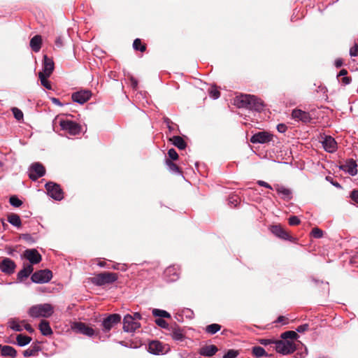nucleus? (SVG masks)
<instances>
[{
  "mask_svg": "<svg viewBox=\"0 0 358 358\" xmlns=\"http://www.w3.org/2000/svg\"><path fill=\"white\" fill-rule=\"evenodd\" d=\"M133 48L136 50H139L141 52H144L145 50V45H143L141 39L136 38L134 40L133 43Z\"/></svg>",
  "mask_w": 358,
  "mask_h": 358,
  "instance_id": "39",
  "label": "nucleus"
},
{
  "mask_svg": "<svg viewBox=\"0 0 358 358\" xmlns=\"http://www.w3.org/2000/svg\"><path fill=\"white\" fill-rule=\"evenodd\" d=\"M180 268L177 265H172L167 267L164 271V278L166 281L175 282L179 278Z\"/></svg>",
  "mask_w": 358,
  "mask_h": 358,
  "instance_id": "10",
  "label": "nucleus"
},
{
  "mask_svg": "<svg viewBox=\"0 0 358 358\" xmlns=\"http://www.w3.org/2000/svg\"><path fill=\"white\" fill-rule=\"evenodd\" d=\"M16 264L13 260L8 257L0 259V271L6 274L10 275L15 272Z\"/></svg>",
  "mask_w": 358,
  "mask_h": 358,
  "instance_id": "12",
  "label": "nucleus"
},
{
  "mask_svg": "<svg viewBox=\"0 0 358 358\" xmlns=\"http://www.w3.org/2000/svg\"><path fill=\"white\" fill-rule=\"evenodd\" d=\"M308 328H309V325L308 324H304L299 326L296 328V331L299 333H303V332H305L307 330H308Z\"/></svg>",
  "mask_w": 358,
  "mask_h": 358,
  "instance_id": "52",
  "label": "nucleus"
},
{
  "mask_svg": "<svg viewBox=\"0 0 358 358\" xmlns=\"http://www.w3.org/2000/svg\"><path fill=\"white\" fill-rule=\"evenodd\" d=\"M274 187L276 192L282 195L283 199H290L292 198V192L290 189L280 185H275Z\"/></svg>",
  "mask_w": 358,
  "mask_h": 358,
  "instance_id": "27",
  "label": "nucleus"
},
{
  "mask_svg": "<svg viewBox=\"0 0 358 358\" xmlns=\"http://www.w3.org/2000/svg\"><path fill=\"white\" fill-rule=\"evenodd\" d=\"M209 96L213 99H217L220 97V93L217 88L211 87L209 90Z\"/></svg>",
  "mask_w": 358,
  "mask_h": 358,
  "instance_id": "44",
  "label": "nucleus"
},
{
  "mask_svg": "<svg viewBox=\"0 0 358 358\" xmlns=\"http://www.w3.org/2000/svg\"><path fill=\"white\" fill-rule=\"evenodd\" d=\"M166 165L169 170L173 173H180L178 166L174 164L171 159H166Z\"/></svg>",
  "mask_w": 358,
  "mask_h": 358,
  "instance_id": "38",
  "label": "nucleus"
},
{
  "mask_svg": "<svg viewBox=\"0 0 358 358\" xmlns=\"http://www.w3.org/2000/svg\"><path fill=\"white\" fill-rule=\"evenodd\" d=\"M38 77L41 80V85L48 90H52V86L50 82L48 80V78L49 76L46 75H43L42 73H38Z\"/></svg>",
  "mask_w": 358,
  "mask_h": 358,
  "instance_id": "37",
  "label": "nucleus"
},
{
  "mask_svg": "<svg viewBox=\"0 0 358 358\" xmlns=\"http://www.w3.org/2000/svg\"><path fill=\"white\" fill-rule=\"evenodd\" d=\"M287 129V127L285 124H278L277 125V130L280 133H285Z\"/></svg>",
  "mask_w": 358,
  "mask_h": 358,
  "instance_id": "54",
  "label": "nucleus"
},
{
  "mask_svg": "<svg viewBox=\"0 0 358 358\" xmlns=\"http://www.w3.org/2000/svg\"><path fill=\"white\" fill-rule=\"evenodd\" d=\"M92 93L89 90H83L72 94L71 98L74 102L83 104L91 97Z\"/></svg>",
  "mask_w": 358,
  "mask_h": 358,
  "instance_id": "17",
  "label": "nucleus"
},
{
  "mask_svg": "<svg viewBox=\"0 0 358 358\" xmlns=\"http://www.w3.org/2000/svg\"><path fill=\"white\" fill-rule=\"evenodd\" d=\"M252 353L256 358H259L263 356H267V353L265 350L260 346H255L252 349Z\"/></svg>",
  "mask_w": 358,
  "mask_h": 358,
  "instance_id": "33",
  "label": "nucleus"
},
{
  "mask_svg": "<svg viewBox=\"0 0 358 358\" xmlns=\"http://www.w3.org/2000/svg\"><path fill=\"white\" fill-rule=\"evenodd\" d=\"M218 351V348L215 345H205L199 350V354L206 357H212Z\"/></svg>",
  "mask_w": 358,
  "mask_h": 358,
  "instance_id": "25",
  "label": "nucleus"
},
{
  "mask_svg": "<svg viewBox=\"0 0 358 358\" xmlns=\"http://www.w3.org/2000/svg\"><path fill=\"white\" fill-rule=\"evenodd\" d=\"M8 222L16 227H20L22 224L20 216L15 213H11L8 215Z\"/></svg>",
  "mask_w": 358,
  "mask_h": 358,
  "instance_id": "31",
  "label": "nucleus"
},
{
  "mask_svg": "<svg viewBox=\"0 0 358 358\" xmlns=\"http://www.w3.org/2000/svg\"><path fill=\"white\" fill-rule=\"evenodd\" d=\"M238 355V351L235 350H229L228 352L223 356V358H236Z\"/></svg>",
  "mask_w": 358,
  "mask_h": 358,
  "instance_id": "46",
  "label": "nucleus"
},
{
  "mask_svg": "<svg viewBox=\"0 0 358 358\" xmlns=\"http://www.w3.org/2000/svg\"><path fill=\"white\" fill-rule=\"evenodd\" d=\"M273 345L275 350L282 355L291 354L296 349V344L292 341H276L273 342Z\"/></svg>",
  "mask_w": 358,
  "mask_h": 358,
  "instance_id": "4",
  "label": "nucleus"
},
{
  "mask_svg": "<svg viewBox=\"0 0 358 358\" xmlns=\"http://www.w3.org/2000/svg\"><path fill=\"white\" fill-rule=\"evenodd\" d=\"M164 122L166 123V126L169 128L170 131L173 130V127L171 125L173 124V122H171V120L169 118L165 117L164 118Z\"/></svg>",
  "mask_w": 358,
  "mask_h": 358,
  "instance_id": "56",
  "label": "nucleus"
},
{
  "mask_svg": "<svg viewBox=\"0 0 358 358\" xmlns=\"http://www.w3.org/2000/svg\"><path fill=\"white\" fill-rule=\"evenodd\" d=\"M148 349L151 353L157 355L163 352L164 346L161 342L152 341L149 343Z\"/></svg>",
  "mask_w": 358,
  "mask_h": 358,
  "instance_id": "26",
  "label": "nucleus"
},
{
  "mask_svg": "<svg viewBox=\"0 0 358 358\" xmlns=\"http://www.w3.org/2000/svg\"><path fill=\"white\" fill-rule=\"evenodd\" d=\"M0 353L3 357H9L11 358H15L17 355L16 350L12 346L2 345H1Z\"/></svg>",
  "mask_w": 358,
  "mask_h": 358,
  "instance_id": "23",
  "label": "nucleus"
},
{
  "mask_svg": "<svg viewBox=\"0 0 358 358\" xmlns=\"http://www.w3.org/2000/svg\"><path fill=\"white\" fill-rule=\"evenodd\" d=\"M10 327L15 331H22V327L15 320H11L9 322Z\"/></svg>",
  "mask_w": 358,
  "mask_h": 358,
  "instance_id": "40",
  "label": "nucleus"
},
{
  "mask_svg": "<svg viewBox=\"0 0 358 358\" xmlns=\"http://www.w3.org/2000/svg\"><path fill=\"white\" fill-rule=\"evenodd\" d=\"M311 235L315 238H320L323 236V231L320 229L315 227L312 229Z\"/></svg>",
  "mask_w": 358,
  "mask_h": 358,
  "instance_id": "45",
  "label": "nucleus"
},
{
  "mask_svg": "<svg viewBox=\"0 0 358 358\" xmlns=\"http://www.w3.org/2000/svg\"><path fill=\"white\" fill-rule=\"evenodd\" d=\"M52 277V272L50 270H40L34 273L31 277L33 282L45 283L48 282Z\"/></svg>",
  "mask_w": 358,
  "mask_h": 358,
  "instance_id": "8",
  "label": "nucleus"
},
{
  "mask_svg": "<svg viewBox=\"0 0 358 358\" xmlns=\"http://www.w3.org/2000/svg\"><path fill=\"white\" fill-rule=\"evenodd\" d=\"M234 104L238 108H244L255 111H260L264 107L263 102L261 99L250 94H241L237 96L234 100Z\"/></svg>",
  "mask_w": 358,
  "mask_h": 358,
  "instance_id": "1",
  "label": "nucleus"
},
{
  "mask_svg": "<svg viewBox=\"0 0 358 358\" xmlns=\"http://www.w3.org/2000/svg\"><path fill=\"white\" fill-rule=\"evenodd\" d=\"M23 257L31 265L38 264L42 259L41 255L36 249H27L23 253Z\"/></svg>",
  "mask_w": 358,
  "mask_h": 358,
  "instance_id": "16",
  "label": "nucleus"
},
{
  "mask_svg": "<svg viewBox=\"0 0 358 358\" xmlns=\"http://www.w3.org/2000/svg\"><path fill=\"white\" fill-rule=\"evenodd\" d=\"M350 197L352 200L358 203V190H353L351 192Z\"/></svg>",
  "mask_w": 358,
  "mask_h": 358,
  "instance_id": "55",
  "label": "nucleus"
},
{
  "mask_svg": "<svg viewBox=\"0 0 358 358\" xmlns=\"http://www.w3.org/2000/svg\"><path fill=\"white\" fill-rule=\"evenodd\" d=\"M34 268L31 264L24 265L23 268L17 273V280L20 282L27 279L33 272Z\"/></svg>",
  "mask_w": 358,
  "mask_h": 358,
  "instance_id": "24",
  "label": "nucleus"
},
{
  "mask_svg": "<svg viewBox=\"0 0 358 358\" xmlns=\"http://www.w3.org/2000/svg\"><path fill=\"white\" fill-rule=\"evenodd\" d=\"M287 317H285V316L280 315L277 318L275 322H278V323L282 322V324H287Z\"/></svg>",
  "mask_w": 358,
  "mask_h": 358,
  "instance_id": "58",
  "label": "nucleus"
},
{
  "mask_svg": "<svg viewBox=\"0 0 358 358\" xmlns=\"http://www.w3.org/2000/svg\"><path fill=\"white\" fill-rule=\"evenodd\" d=\"M139 322L135 321V317L131 315H127L123 319V329L127 332H134L140 327Z\"/></svg>",
  "mask_w": 358,
  "mask_h": 358,
  "instance_id": "13",
  "label": "nucleus"
},
{
  "mask_svg": "<svg viewBox=\"0 0 358 358\" xmlns=\"http://www.w3.org/2000/svg\"><path fill=\"white\" fill-rule=\"evenodd\" d=\"M357 165L356 164V162L352 160V159H350L348 162H346V163L345 164H343L340 166V169L341 170H343V171L349 173L350 176H355L357 175Z\"/></svg>",
  "mask_w": 358,
  "mask_h": 358,
  "instance_id": "21",
  "label": "nucleus"
},
{
  "mask_svg": "<svg viewBox=\"0 0 358 358\" xmlns=\"http://www.w3.org/2000/svg\"><path fill=\"white\" fill-rule=\"evenodd\" d=\"M168 335L176 341H182L185 335L182 329H181L176 323L170 326L168 330Z\"/></svg>",
  "mask_w": 358,
  "mask_h": 358,
  "instance_id": "15",
  "label": "nucleus"
},
{
  "mask_svg": "<svg viewBox=\"0 0 358 358\" xmlns=\"http://www.w3.org/2000/svg\"><path fill=\"white\" fill-rule=\"evenodd\" d=\"M273 135L268 131H259L253 134L250 138L252 143H267L273 141Z\"/></svg>",
  "mask_w": 358,
  "mask_h": 358,
  "instance_id": "9",
  "label": "nucleus"
},
{
  "mask_svg": "<svg viewBox=\"0 0 358 358\" xmlns=\"http://www.w3.org/2000/svg\"><path fill=\"white\" fill-rule=\"evenodd\" d=\"M221 329V325L218 324H211L206 327V332L210 334H215L217 331H219Z\"/></svg>",
  "mask_w": 358,
  "mask_h": 358,
  "instance_id": "35",
  "label": "nucleus"
},
{
  "mask_svg": "<svg viewBox=\"0 0 358 358\" xmlns=\"http://www.w3.org/2000/svg\"><path fill=\"white\" fill-rule=\"evenodd\" d=\"M351 79L349 77L344 76L341 79V82L343 85H346L350 83Z\"/></svg>",
  "mask_w": 358,
  "mask_h": 358,
  "instance_id": "61",
  "label": "nucleus"
},
{
  "mask_svg": "<svg viewBox=\"0 0 358 358\" xmlns=\"http://www.w3.org/2000/svg\"><path fill=\"white\" fill-rule=\"evenodd\" d=\"M39 329L43 336H50L52 334V329L50 326V323L45 320L41 321L38 325Z\"/></svg>",
  "mask_w": 358,
  "mask_h": 358,
  "instance_id": "28",
  "label": "nucleus"
},
{
  "mask_svg": "<svg viewBox=\"0 0 358 358\" xmlns=\"http://www.w3.org/2000/svg\"><path fill=\"white\" fill-rule=\"evenodd\" d=\"M16 340L17 345L24 346L31 342V338L26 335L18 334L16 337Z\"/></svg>",
  "mask_w": 358,
  "mask_h": 358,
  "instance_id": "32",
  "label": "nucleus"
},
{
  "mask_svg": "<svg viewBox=\"0 0 358 358\" xmlns=\"http://www.w3.org/2000/svg\"><path fill=\"white\" fill-rule=\"evenodd\" d=\"M53 313V308L50 304L44 303L30 308L29 314L33 317H48Z\"/></svg>",
  "mask_w": 358,
  "mask_h": 358,
  "instance_id": "3",
  "label": "nucleus"
},
{
  "mask_svg": "<svg viewBox=\"0 0 358 358\" xmlns=\"http://www.w3.org/2000/svg\"><path fill=\"white\" fill-rule=\"evenodd\" d=\"M292 117L296 121H301L304 123L310 122L311 117L309 113L301 109H294L292 113Z\"/></svg>",
  "mask_w": 358,
  "mask_h": 358,
  "instance_id": "18",
  "label": "nucleus"
},
{
  "mask_svg": "<svg viewBox=\"0 0 358 358\" xmlns=\"http://www.w3.org/2000/svg\"><path fill=\"white\" fill-rule=\"evenodd\" d=\"M121 320V316L119 314H111L103 320L102 326L104 331H109L115 324H117Z\"/></svg>",
  "mask_w": 358,
  "mask_h": 358,
  "instance_id": "14",
  "label": "nucleus"
},
{
  "mask_svg": "<svg viewBox=\"0 0 358 358\" xmlns=\"http://www.w3.org/2000/svg\"><path fill=\"white\" fill-rule=\"evenodd\" d=\"M118 279V274L111 272H102L90 278L91 282L98 286L110 285Z\"/></svg>",
  "mask_w": 358,
  "mask_h": 358,
  "instance_id": "2",
  "label": "nucleus"
},
{
  "mask_svg": "<svg viewBox=\"0 0 358 358\" xmlns=\"http://www.w3.org/2000/svg\"><path fill=\"white\" fill-rule=\"evenodd\" d=\"M168 155L171 160H176L178 158V155L176 150L173 148L169 150Z\"/></svg>",
  "mask_w": 358,
  "mask_h": 358,
  "instance_id": "48",
  "label": "nucleus"
},
{
  "mask_svg": "<svg viewBox=\"0 0 358 358\" xmlns=\"http://www.w3.org/2000/svg\"><path fill=\"white\" fill-rule=\"evenodd\" d=\"M152 315L155 317H165V318H171V315L164 310L157 309L155 308L152 310Z\"/></svg>",
  "mask_w": 358,
  "mask_h": 358,
  "instance_id": "36",
  "label": "nucleus"
},
{
  "mask_svg": "<svg viewBox=\"0 0 358 358\" xmlns=\"http://www.w3.org/2000/svg\"><path fill=\"white\" fill-rule=\"evenodd\" d=\"M301 222L299 218L297 216H291L289 218V224L292 226H295L299 224Z\"/></svg>",
  "mask_w": 358,
  "mask_h": 358,
  "instance_id": "49",
  "label": "nucleus"
},
{
  "mask_svg": "<svg viewBox=\"0 0 358 358\" xmlns=\"http://www.w3.org/2000/svg\"><path fill=\"white\" fill-rule=\"evenodd\" d=\"M55 68L54 62L51 58L47 55H44L43 62V71L38 73L50 76Z\"/></svg>",
  "mask_w": 358,
  "mask_h": 358,
  "instance_id": "19",
  "label": "nucleus"
},
{
  "mask_svg": "<svg viewBox=\"0 0 358 358\" xmlns=\"http://www.w3.org/2000/svg\"><path fill=\"white\" fill-rule=\"evenodd\" d=\"M334 64L336 67L339 68L343 65V60L341 59H336L335 60Z\"/></svg>",
  "mask_w": 358,
  "mask_h": 358,
  "instance_id": "62",
  "label": "nucleus"
},
{
  "mask_svg": "<svg viewBox=\"0 0 358 358\" xmlns=\"http://www.w3.org/2000/svg\"><path fill=\"white\" fill-rule=\"evenodd\" d=\"M45 173V167L39 162L32 164L29 169V177L36 181Z\"/></svg>",
  "mask_w": 358,
  "mask_h": 358,
  "instance_id": "7",
  "label": "nucleus"
},
{
  "mask_svg": "<svg viewBox=\"0 0 358 358\" xmlns=\"http://www.w3.org/2000/svg\"><path fill=\"white\" fill-rule=\"evenodd\" d=\"M155 323L160 327L166 329L167 330H169V328H170V326H171V325H169V324L162 318L156 319Z\"/></svg>",
  "mask_w": 358,
  "mask_h": 358,
  "instance_id": "43",
  "label": "nucleus"
},
{
  "mask_svg": "<svg viewBox=\"0 0 358 358\" xmlns=\"http://www.w3.org/2000/svg\"><path fill=\"white\" fill-rule=\"evenodd\" d=\"M59 126L62 130L72 136H76L81 132V126L71 120H61Z\"/></svg>",
  "mask_w": 358,
  "mask_h": 358,
  "instance_id": "5",
  "label": "nucleus"
},
{
  "mask_svg": "<svg viewBox=\"0 0 358 358\" xmlns=\"http://www.w3.org/2000/svg\"><path fill=\"white\" fill-rule=\"evenodd\" d=\"M270 230L273 234H274L275 236H277L281 239H283V240L289 239V234L280 225H272L270 227Z\"/></svg>",
  "mask_w": 358,
  "mask_h": 358,
  "instance_id": "22",
  "label": "nucleus"
},
{
  "mask_svg": "<svg viewBox=\"0 0 358 358\" xmlns=\"http://www.w3.org/2000/svg\"><path fill=\"white\" fill-rule=\"evenodd\" d=\"M11 110L13 112V114L15 118L17 120L20 121V120H23L24 115H23L22 111L21 110H20L17 108H13Z\"/></svg>",
  "mask_w": 358,
  "mask_h": 358,
  "instance_id": "41",
  "label": "nucleus"
},
{
  "mask_svg": "<svg viewBox=\"0 0 358 358\" xmlns=\"http://www.w3.org/2000/svg\"><path fill=\"white\" fill-rule=\"evenodd\" d=\"M38 352V349L34 347L31 349H27L23 352V355L24 357H30L34 356L36 355V353Z\"/></svg>",
  "mask_w": 358,
  "mask_h": 358,
  "instance_id": "47",
  "label": "nucleus"
},
{
  "mask_svg": "<svg viewBox=\"0 0 358 358\" xmlns=\"http://www.w3.org/2000/svg\"><path fill=\"white\" fill-rule=\"evenodd\" d=\"M24 329L29 333H33L34 331V329L31 327V326L29 324H24Z\"/></svg>",
  "mask_w": 358,
  "mask_h": 358,
  "instance_id": "63",
  "label": "nucleus"
},
{
  "mask_svg": "<svg viewBox=\"0 0 358 358\" xmlns=\"http://www.w3.org/2000/svg\"><path fill=\"white\" fill-rule=\"evenodd\" d=\"M9 202L13 207H20L22 204V201L20 200L16 196L10 197Z\"/></svg>",
  "mask_w": 358,
  "mask_h": 358,
  "instance_id": "42",
  "label": "nucleus"
},
{
  "mask_svg": "<svg viewBox=\"0 0 358 358\" xmlns=\"http://www.w3.org/2000/svg\"><path fill=\"white\" fill-rule=\"evenodd\" d=\"M322 143L324 149L328 152H333L336 150L337 143L335 139L330 136H325Z\"/></svg>",
  "mask_w": 358,
  "mask_h": 358,
  "instance_id": "20",
  "label": "nucleus"
},
{
  "mask_svg": "<svg viewBox=\"0 0 358 358\" xmlns=\"http://www.w3.org/2000/svg\"><path fill=\"white\" fill-rule=\"evenodd\" d=\"M55 44L58 48H61L63 45V41L62 37L59 36L55 40Z\"/></svg>",
  "mask_w": 358,
  "mask_h": 358,
  "instance_id": "60",
  "label": "nucleus"
},
{
  "mask_svg": "<svg viewBox=\"0 0 358 358\" xmlns=\"http://www.w3.org/2000/svg\"><path fill=\"white\" fill-rule=\"evenodd\" d=\"M111 268L115 270H120L122 271H124L127 269V266L125 264H113Z\"/></svg>",
  "mask_w": 358,
  "mask_h": 358,
  "instance_id": "50",
  "label": "nucleus"
},
{
  "mask_svg": "<svg viewBox=\"0 0 358 358\" xmlns=\"http://www.w3.org/2000/svg\"><path fill=\"white\" fill-rule=\"evenodd\" d=\"M131 85L134 89H136L138 86V81L134 77L130 78Z\"/></svg>",
  "mask_w": 358,
  "mask_h": 358,
  "instance_id": "59",
  "label": "nucleus"
},
{
  "mask_svg": "<svg viewBox=\"0 0 358 358\" xmlns=\"http://www.w3.org/2000/svg\"><path fill=\"white\" fill-rule=\"evenodd\" d=\"M257 185H259L261 187H264L266 188H268V189H273V187H271V185H269L268 182H266L265 181L258 180L257 182Z\"/></svg>",
  "mask_w": 358,
  "mask_h": 358,
  "instance_id": "53",
  "label": "nucleus"
},
{
  "mask_svg": "<svg viewBox=\"0 0 358 358\" xmlns=\"http://www.w3.org/2000/svg\"><path fill=\"white\" fill-rule=\"evenodd\" d=\"M229 203L232 207H236L238 203V199L236 196H232L229 199Z\"/></svg>",
  "mask_w": 358,
  "mask_h": 358,
  "instance_id": "51",
  "label": "nucleus"
},
{
  "mask_svg": "<svg viewBox=\"0 0 358 358\" xmlns=\"http://www.w3.org/2000/svg\"><path fill=\"white\" fill-rule=\"evenodd\" d=\"M71 328L75 332L88 336H92L95 333L94 330L91 327L81 322H73Z\"/></svg>",
  "mask_w": 358,
  "mask_h": 358,
  "instance_id": "11",
  "label": "nucleus"
},
{
  "mask_svg": "<svg viewBox=\"0 0 358 358\" xmlns=\"http://www.w3.org/2000/svg\"><path fill=\"white\" fill-rule=\"evenodd\" d=\"M41 36L39 35H36L30 41V47L34 52H38L41 48Z\"/></svg>",
  "mask_w": 358,
  "mask_h": 358,
  "instance_id": "29",
  "label": "nucleus"
},
{
  "mask_svg": "<svg viewBox=\"0 0 358 358\" xmlns=\"http://www.w3.org/2000/svg\"><path fill=\"white\" fill-rule=\"evenodd\" d=\"M172 143L180 150H184L186 148V143L183 138L179 136H174L171 139Z\"/></svg>",
  "mask_w": 358,
  "mask_h": 358,
  "instance_id": "30",
  "label": "nucleus"
},
{
  "mask_svg": "<svg viewBox=\"0 0 358 358\" xmlns=\"http://www.w3.org/2000/svg\"><path fill=\"white\" fill-rule=\"evenodd\" d=\"M51 100H52V102L53 103H55L56 105H58V106H62V103H61L60 101L58 99H57V98H52Z\"/></svg>",
  "mask_w": 358,
  "mask_h": 358,
  "instance_id": "64",
  "label": "nucleus"
},
{
  "mask_svg": "<svg viewBox=\"0 0 358 358\" xmlns=\"http://www.w3.org/2000/svg\"><path fill=\"white\" fill-rule=\"evenodd\" d=\"M48 194L57 201H61L64 198V193L60 186L55 182H49L45 184Z\"/></svg>",
  "mask_w": 358,
  "mask_h": 358,
  "instance_id": "6",
  "label": "nucleus"
},
{
  "mask_svg": "<svg viewBox=\"0 0 358 358\" xmlns=\"http://www.w3.org/2000/svg\"><path fill=\"white\" fill-rule=\"evenodd\" d=\"M273 342H275L274 341H272V340H270V339H260L259 340V343L262 344V345H270V344H273Z\"/></svg>",
  "mask_w": 358,
  "mask_h": 358,
  "instance_id": "57",
  "label": "nucleus"
},
{
  "mask_svg": "<svg viewBox=\"0 0 358 358\" xmlns=\"http://www.w3.org/2000/svg\"><path fill=\"white\" fill-rule=\"evenodd\" d=\"M281 338L287 341V339H297L299 338V335L296 331H287L281 334Z\"/></svg>",
  "mask_w": 358,
  "mask_h": 358,
  "instance_id": "34",
  "label": "nucleus"
}]
</instances>
